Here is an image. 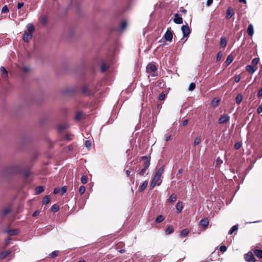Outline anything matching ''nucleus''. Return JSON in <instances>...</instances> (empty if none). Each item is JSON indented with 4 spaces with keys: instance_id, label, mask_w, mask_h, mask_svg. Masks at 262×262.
<instances>
[{
    "instance_id": "29",
    "label": "nucleus",
    "mask_w": 262,
    "mask_h": 262,
    "mask_svg": "<svg viewBox=\"0 0 262 262\" xmlns=\"http://www.w3.org/2000/svg\"><path fill=\"white\" fill-rule=\"evenodd\" d=\"M59 209V206L57 204H54L51 207V211L53 212H57Z\"/></svg>"
},
{
    "instance_id": "7",
    "label": "nucleus",
    "mask_w": 262,
    "mask_h": 262,
    "mask_svg": "<svg viewBox=\"0 0 262 262\" xmlns=\"http://www.w3.org/2000/svg\"><path fill=\"white\" fill-rule=\"evenodd\" d=\"M32 37V34L27 31H25L23 35V39L26 42H28Z\"/></svg>"
},
{
    "instance_id": "50",
    "label": "nucleus",
    "mask_w": 262,
    "mask_h": 262,
    "mask_svg": "<svg viewBox=\"0 0 262 262\" xmlns=\"http://www.w3.org/2000/svg\"><path fill=\"white\" fill-rule=\"evenodd\" d=\"M67 187L66 186H63L61 187V194H64L66 191H67Z\"/></svg>"
},
{
    "instance_id": "38",
    "label": "nucleus",
    "mask_w": 262,
    "mask_h": 262,
    "mask_svg": "<svg viewBox=\"0 0 262 262\" xmlns=\"http://www.w3.org/2000/svg\"><path fill=\"white\" fill-rule=\"evenodd\" d=\"M0 71L2 75H7V71L4 67H1L0 68Z\"/></svg>"
},
{
    "instance_id": "24",
    "label": "nucleus",
    "mask_w": 262,
    "mask_h": 262,
    "mask_svg": "<svg viewBox=\"0 0 262 262\" xmlns=\"http://www.w3.org/2000/svg\"><path fill=\"white\" fill-rule=\"evenodd\" d=\"M27 28L28 30L27 32L29 33H31V34H32V33L34 31V27L33 25L31 23L28 24L27 25Z\"/></svg>"
},
{
    "instance_id": "63",
    "label": "nucleus",
    "mask_w": 262,
    "mask_h": 262,
    "mask_svg": "<svg viewBox=\"0 0 262 262\" xmlns=\"http://www.w3.org/2000/svg\"><path fill=\"white\" fill-rule=\"evenodd\" d=\"M170 138H171V135H168V136H166V138L165 139L166 141H168V140H169Z\"/></svg>"
},
{
    "instance_id": "57",
    "label": "nucleus",
    "mask_w": 262,
    "mask_h": 262,
    "mask_svg": "<svg viewBox=\"0 0 262 262\" xmlns=\"http://www.w3.org/2000/svg\"><path fill=\"white\" fill-rule=\"evenodd\" d=\"M180 12L183 13H186L187 12V10L185 9H184L183 7H181L180 8Z\"/></svg>"
},
{
    "instance_id": "10",
    "label": "nucleus",
    "mask_w": 262,
    "mask_h": 262,
    "mask_svg": "<svg viewBox=\"0 0 262 262\" xmlns=\"http://www.w3.org/2000/svg\"><path fill=\"white\" fill-rule=\"evenodd\" d=\"M246 69L250 73L253 74L254 72L256 71L257 68H254V66L253 65H247L246 67Z\"/></svg>"
},
{
    "instance_id": "56",
    "label": "nucleus",
    "mask_w": 262,
    "mask_h": 262,
    "mask_svg": "<svg viewBox=\"0 0 262 262\" xmlns=\"http://www.w3.org/2000/svg\"><path fill=\"white\" fill-rule=\"evenodd\" d=\"M141 159L143 160H145V161L150 160V157L146 156L142 157Z\"/></svg>"
},
{
    "instance_id": "23",
    "label": "nucleus",
    "mask_w": 262,
    "mask_h": 262,
    "mask_svg": "<svg viewBox=\"0 0 262 262\" xmlns=\"http://www.w3.org/2000/svg\"><path fill=\"white\" fill-rule=\"evenodd\" d=\"M189 232L187 229H183L180 232V236L181 237H185L188 234Z\"/></svg>"
},
{
    "instance_id": "34",
    "label": "nucleus",
    "mask_w": 262,
    "mask_h": 262,
    "mask_svg": "<svg viewBox=\"0 0 262 262\" xmlns=\"http://www.w3.org/2000/svg\"><path fill=\"white\" fill-rule=\"evenodd\" d=\"M82 113L79 112L76 114V115L75 117V119L77 121H78L81 119V118H82Z\"/></svg>"
},
{
    "instance_id": "1",
    "label": "nucleus",
    "mask_w": 262,
    "mask_h": 262,
    "mask_svg": "<svg viewBox=\"0 0 262 262\" xmlns=\"http://www.w3.org/2000/svg\"><path fill=\"white\" fill-rule=\"evenodd\" d=\"M164 171V166L161 167V168L157 169L155 173H154L151 183H150V188L152 189L154 187L157 185L158 186L160 185L162 182V181L160 180V178L162 174Z\"/></svg>"
},
{
    "instance_id": "43",
    "label": "nucleus",
    "mask_w": 262,
    "mask_h": 262,
    "mask_svg": "<svg viewBox=\"0 0 262 262\" xmlns=\"http://www.w3.org/2000/svg\"><path fill=\"white\" fill-rule=\"evenodd\" d=\"M242 145V143L241 142H236L234 144V148L236 149H238L241 147Z\"/></svg>"
},
{
    "instance_id": "54",
    "label": "nucleus",
    "mask_w": 262,
    "mask_h": 262,
    "mask_svg": "<svg viewBox=\"0 0 262 262\" xmlns=\"http://www.w3.org/2000/svg\"><path fill=\"white\" fill-rule=\"evenodd\" d=\"M221 57H222V55L220 53V52H219L217 55H216V60L217 61H219L221 60Z\"/></svg>"
},
{
    "instance_id": "27",
    "label": "nucleus",
    "mask_w": 262,
    "mask_h": 262,
    "mask_svg": "<svg viewBox=\"0 0 262 262\" xmlns=\"http://www.w3.org/2000/svg\"><path fill=\"white\" fill-rule=\"evenodd\" d=\"M202 141L201 137L198 136L197 137L194 141V146H196L197 145L199 144Z\"/></svg>"
},
{
    "instance_id": "8",
    "label": "nucleus",
    "mask_w": 262,
    "mask_h": 262,
    "mask_svg": "<svg viewBox=\"0 0 262 262\" xmlns=\"http://www.w3.org/2000/svg\"><path fill=\"white\" fill-rule=\"evenodd\" d=\"M173 21L176 24H181L183 23V19L177 13L174 15Z\"/></svg>"
},
{
    "instance_id": "59",
    "label": "nucleus",
    "mask_w": 262,
    "mask_h": 262,
    "mask_svg": "<svg viewBox=\"0 0 262 262\" xmlns=\"http://www.w3.org/2000/svg\"><path fill=\"white\" fill-rule=\"evenodd\" d=\"M257 112L258 114L262 113V106H259L257 110Z\"/></svg>"
},
{
    "instance_id": "19",
    "label": "nucleus",
    "mask_w": 262,
    "mask_h": 262,
    "mask_svg": "<svg viewBox=\"0 0 262 262\" xmlns=\"http://www.w3.org/2000/svg\"><path fill=\"white\" fill-rule=\"evenodd\" d=\"M177 195L175 194H171L167 200L168 203H173L177 200Z\"/></svg>"
},
{
    "instance_id": "13",
    "label": "nucleus",
    "mask_w": 262,
    "mask_h": 262,
    "mask_svg": "<svg viewBox=\"0 0 262 262\" xmlns=\"http://www.w3.org/2000/svg\"><path fill=\"white\" fill-rule=\"evenodd\" d=\"M208 220L206 218L202 219L200 222V224L204 227H207L208 225Z\"/></svg>"
},
{
    "instance_id": "55",
    "label": "nucleus",
    "mask_w": 262,
    "mask_h": 262,
    "mask_svg": "<svg viewBox=\"0 0 262 262\" xmlns=\"http://www.w3.org/2000/svg\"><path fill=\"white\" fill-rule=\"evenodd\" d=\"M60 191V189L59 187H56L54 189L53 193L54 194H56L58 193Z\"/></svg>"
},
{
    "instance_id": "3",
    "label": "nucleus",
    "mask_w": 262,
    "mask_h": 262,
    "mask_svg": "<svg viewBox=\"0 0 262 262\" xmlns=\"http://www.w3.org/2000/svg\"><path fill=\"white\" fill-rule=\"evenodd\" d=\"M244 257L245 260L247 262H255L256 261V259L251 252L245 254Z\"/></svg>"
},
{
    "instance_id": "28",
    "label": "nucleus",
    "mask_w": 262,
    "mask_h": 262,
    "mask_svg": "<svg viewBox=\"0 0 262 262\" xmlns=\"http://www.w3.org/2000/svg\"><path fill=\"white\" fill-rule=\"evenodd\" d=\"M164 220V217L163 215H159L156 219L155 222L156 223H160Z\"/></svg>"
},
{
    "instance_id": "2",
    "label": "nucleus",
    "mask_w": 262,
    "mask_h": 262,
    "mask_svg": "<svg viewBox=\"0 0 262 262\" xmlns=\"http://www.w3.org/2000/svg\"><path fill=\"white\" fill-rule=\"evenodd\" d=\"M157 70V66L152 63H149L146 67V71L148 73L154 72L153 74H151V76H156L157 74L155 72Z\"/></svg>"
},
{
    "instance_id": "60",
    "label": "nucleus",
    "mask_w": 262,
    "mask_h": 262,
    "mask_svg": "<svg viewBox=\"0 0 262 262\" xmlns=\"http://www.w3.org/2000/svg\"><path fill=\"white\" fill-rule=\"evenodd\" d=\"M262 95V89H260L258 93H257V96L258 97H259L260 96H261Z\"/></svg>"
},
{
    "instance_id": "32",
    "label": "nucleus",
    "mask_w": 262,
    "mask_h": 262,
    "mask_svg": "<svg viewBox=\"0 0 262 262\" xmlns=\"http://www.w3.org/2000/svg\"><path fill=\"white\" fill-rule=\"evenodd\" d=\"M89 88L88 86H84L82 88V92L85 95H89L90 93L89 92Z\"/></svg>"
},
{
    "instance_id": "52",
    "label": "nucleus",
    "mask_w": 262,
    "mask_h": 262,
    "mask_svg": "<svg viewBox=\"0 0 262 262\" xmlns=\"http://www.w3.org/2000/svg\"><path fill=\"white\" fill-rule=\"evenodd\" d=\"M24 5V3L23 2H19L18 3L17 5V9H20Z\"/></svg>"
},
{
    "instance_id": "49",
    "label": "nucleus",
    "mask_w": 262,
    "mask_h": 262,
    "mask_svg": "<svg viewBox=\"0 0 262 262\" xmlns=\"http://www.w3.org/2000/svg\"><path fill=\"white\" fill-rule=\"evenodd\" d=\"M147 169V168H145L144 167H143L141 170V171L139 172V174L140 175V176H144L145 173V171Z\"/></svg>"
},
{
    "instance_id": "41",
    "label": "nucleus",
    "mask_w": 262,
    "mask_h": 262,
    "mask_svg": "<svg viewBox=\"0 0 262 262\" xmlns=\"http://www.w3.org/2000/svg\"><path fill=\"white\" fill-rule=\"evenodd\" d=\"M259 60V59L258 58H254V59H253L252 60V63L253 66H256L258 63Z\"/></svg>"
},
{
    "instance_id": "20",
    "label": "nucleus",
    "mask_w": 262,
    "mask_h": 262,
    "mask_svg": "<svg viewBox=\"0 0 262 262\" xmlns=\"http://www.w3.org/2000/svg\"><path fill=\"white\" fill-rule=\"evenodd\" d=\"M10 253V252L9 251H5L3 252H2L0 253V257L2 259H4L6 258L7 256H8Z\"/></svg>"
},
{
    "instance_id": "45",
    "label": "nucleus",
    "mask_w": 262,
    "mask_h": 262,
    "mask_svg": "<svg viewBox=\"0 0 262 262\" xmlns=\"http://www.w3.org/2000/svg\"><path fill=\"white\" fill-rule=\"evenodd\" d=\"M150 160L145 161L144 163V167L148 169L150 165Z\"/></svg>"
},
{
    "instance_id": "25",
    "label": "nucleus",
    "mask_w": 262,
    "mask_h": 262,
    "mask_svg": "<svg viewBox=\"0 0 262 262\" xmlns=\"http://www.w3.org/2000/svg\"><path fill=\"white\" fill-rule=\"evenodd\" d=\"M238 225L237 224L234 225L233 226H232L231 227V228L229 231L228 234H230V235L232 234L234 232L237 231L238 230Z\"/></svg>"
},
{
    "instance_id": "16",
    "label": "nucleus",
    "mask_w": 262,
    "mask_h": 262,
    "mask_svg": "<svg viewBox=\"0 0 262 262\" xmlns=\"http://www.w3.org/2000/svg\"><path fill=\"white\" fill-rule=\"evenodd\" d=\"M254 254L259 258H262V250L255 249L253 251Z\"/></svg>"
},
{
    "instance_id": "39",
    "label": "nucleus",
    "mask_w": 262,
    "mask_h": 262,
    "mask_svg": "<svg viewBox=\"0 0 262 262\" xmlns=\"http://www.w3.org/2000/svg\"><path fill=\"white\" fill-rule=\"evenodd\" d=\"M195 88V84L194 83L192 82L189 84L188 89L190 91H192L194 90Z\"/></svg>"
},
{
    "instance_id": "33",
    "label": "nucleus",
    "mask_w": 262,
    "mask_h": 262,
    "mask_svg": "<svg viewBox=\"0 0 262 262\" xmlns=\"http://www.w3.org/2000/svg\"><path fill=\"white\" fill-rule=\"evenodd\" d=\"M50 200V196L49 195H46L43 200V204H47L49 203Z\"/></svg>"
},
{
    "instance_id": "26",
    "label": "nucleus",
    "mask_w": 262,
    "mask_h": 262,
    "mask_svg": "<svg viewBox=\"0 0 262 262\" xmlns=\"http://www.w3.org/2000/svg\"><path fill=\"white\" fill-rule=\"evenodd\" d=\"M227 45V41L225 37H221L220 39V46L221 47L225 48Z\"/></svg>"
},
{
    "instance_id": "47",
    "label": "nucleus",
    "mask_w": 262,
    "mask_h": 262,
    "mask_svg": "<svg viewBox=\"0 0 262 262\" xmlns=\"http://www.w3.org/2000/svg\"><path fill=\"white\" fill-rule=\"evenodd\" d=\"M107 68L108 67L107 66L105 65L104 64H103L101 66V70L102 72H104L107 70Z\"/></svg>"
},
{
    "instance_id": "31",
    "label": "nucleus",
    "mask_w": 262,
    "mask_h": 262,
    "mask_svg": "<svg viewBox=\"0 0 262 262\" xmlns=\"http://www.w3.org/2000/svg\"><path fill=\"white\" fill-rule=\"evenodd\" d=\"M59 254V251L58 250H55L54 251H53L50 254V257L51 258H54L56 256H58Z\"/></svg>"
},
{
    "instance_id": "40",
    "label": "nucleus",
    "mask_w": 262,
    "mask_h": 262,
    "mask_svg": "<svg viewBox=\"0 0 262 262\" xmlns=\"http://www.w3.org/2000/svg\"><path fill=\"white\" fill-rule=\"evenodd\" d=\"M9 11V10L7 5L4 6L2 9V12L3 13H8Z\"/></svg>"
},
{
    "instance_id": "5",
    "label": "nucleus",
    "mask_w": 262,
    "mask_h": 262,
    "mask_svg": "<svg viewBox=\"0 0 262 262\" xmlns=\"http://www.w3.org/2000/svg\"><path fill=\"white\" fill-rule=\"evenodd\" d=\"M230 116L228 115L224 114L220 117L218 122L219 124H224L228 122Z\"/></svg>"
},
{
    "instance_id": "51",
    "label": "nucleus",
    "mask_w": 262,
    "mask_h": 262,
    "mask_svg": "<svg viewBox=\"0 0 262 262\" xmlns=\"http://www.w3.org/2000/svg\"><path fill=\"white\" fill-rule=\"evenodd\" d=\"M241 80V76L239 75H235L234 77V81L235 82H238Z\"/></svg>"
},
{
    "instance_id": "53",
    "label": "nucleus",
    "mask_w": 262,
    "mask_h": 262,
    "mask_svg": "<svg viewBox=\"0 0 262 262\" xmlns=\"http://www.w3.org/2000/svg\"><path fill=\"white\" fill-rule=\"evenodd\" d=\"M219 101V100L215 101V99H213L211 102V104L213 106H216L217 105Z\"/></svg>"
},
{
    "instance_id": "64",
    "label": "nucleus",
    "mask_w": 262,
    "mask_h": 262,
    "mask_svg": "<svg viewBox=\"0 0 262 262\" xmlns=\"http://www.w3.org/2000/svg\"><path fill=\"white\" fill-rule=\"evenodd\" d=\"M240 3H243L244 4H246V0H238Z\"/></svg>"
},
{
    "instance_id": "18",
    "label": "nucleus",
    "mask_w": 262,
    "mask_h": 262,
    "mask_svg": "<svg viewBox=\"0 0 262 262\" xmlns=\"http://www.w3.org/2000/svg\"><path fill=\"white\" fill-rule=\"evenodd\" d=\"M243 95L241 94H238L236 98H235V101H236V103L237 104H239L242 100H243Z\"/></svg>"
},
{
    "instance_id": "62",
    "label": "nucleus",
    "mask_w": 262,
    "mask_h": 262,
    "mask_svg": "<svg viewBox=\"0 0 262 262\" xmlns=\"http://www.w3.org/2000/svg\"><path fill=\"white\" fill-rule=\"evenodd\" d=\"M188 120L187 119H186L185 120L183 121V123H182V124L183 126H185L188 123Z\"/></svg>"
},
{
    "instance_id": "14",
    "label": "nucleus",
    "mask_w": 262,
    "mask_h": 262,
    "mask_svg": "<svg viewBox=\"0 0 262 262\" xmlns=\"http://www.w3.org/2000/svg\"><path fill=\"white\" fill-rule=\"evenodd\" d=\"M148 185V181H144L142 184L139 186V190L140 192L143 191L146 188Z\"/></svg>"
},
{
    "instance_id": "22",
    "label": "nucleus",
    "mask_w": 262,
    "mask_h": 262,
    "mask_svg": "<svg viewBox=\"0 0 262 262\" xmlns=\"http://www.w3.org/2000/svg\"><path fill=\"white\" fill-rule=\"evenodd\" d=\"M233 60V57L232 55L230 54L227 56V58L226 60V64L227 66L229 65Z\"/></svg>"
},
{
    "instance_id": "48",
    "label": "nucleus",
    "mask_w": 262,
    "mask_h": 262,
    "mask_svg": "<svg viewBox=\"0 0 262 262\" xmlns=\"http://www.w3.org/2000/svg\"><path fill=\"white\" fill-rule=\"evenodd\" d=\"M226 250H227V247L224 245L221 246L220 247V251L221 252H225V251H226Z\"/></svg>"
},
{
    "instance_id": "15",
    "label": "nucleus",
    "mask_w": 262,
    "mask_h": 262,
    "mask_svg": "<svg viewBox=\"0 0 262 262\" xmlns=\"http://www.w3.org/2000/svg\"><path fill=\"white\" fill-rule=\"evenodd\" d=\"M247 33L250 36H252L254 34L253 26L252 24L249 25L247 29Z\"/></svg>"
},
{
    "instance_id": "4",
    "label": "nucleus",
    "mask_w": 262,
    "mask_h": 262,
    "mask_svg": "<svg viewBox=\"0 0 262 262\" xmlns=\"http://www.w3.org/2000/svg\"><path fill=\"white\" fill-rule=\"evenodd\" d=\"M181 30L183 32V37H188L190 33V30L187 24L182 26Z\"/></svg>"
},
{
    "instance_id": "30",
    "label": "nucleus",
    "mask_w": 262,
    "mask_h": 262,
    "mask_svg": "<svg viewBox=\"0 0 262 262\" xmlns=\"http://www.w3.org/2000/svg\"><path fill=\"white\" fill-rule=\"evenodd\" d=\"M173 228L172 226L168 227L166 229V233L167 234H170L173 232Z\"/></svg>"
},
{
    "instance_id": "21",
    "label": "nucleus",
    "mask_w": 262,
    "mask_h": 262,
    "mask_svg": "<svg viewBox=\"0 0 262 262\" xmlns=\"http://www.w3.org/2000/svg\"><path fill=\"white\" fill-rule=\"evenodd\" d=\"M44 191V188L43 186H39L36 187L35 189V193L36 194H39L42 192Z\"/></svg>"
},
{
    "instance_id": "36",
    "label": "nucleus",
    "mask_w": 262,
    "mask_h": 262,
    "mask_svg": "<svg viewBox=\"0 0 262 262\" xmlns=\"http://www.w3.org/2000/svg\"><path fill=\"white\" fill-rule=\"evenodd\" d=\"M67 125L66 124H61L58 126V130L59 131L61 132L66 128H67Z\"/></svg>"
},
{
    "instance_id": "37",
    "label": "nucleus",
    "mask_w": 262,
    "mask_h": 262,
    "mask_svg": "<svg viewBox=\"0 0 262 262\" xmlns=\"http://www.w3.org/2000/svg\"><path fill=\"white\" fill-rule=\"evenodd\" d=\"M81 182L83 184H86L87 183V177L86 176L83 175L81 177Z\"/></svg>"
},
{
    "instance_id": "11",
    "label": "nucleus",
    "mask_w": 262,
    "mask_h": 262,
    "mask_svg": "<svg viewBox=\"0 0 262 262\" xmlns=\"http://www.w3.org/2000/svg\"><path fill=\"white\" fill-rule=\"evenodd\" d=\"M127 27V22L126 20H123L120 24L119 28L117 29L119 32L123 31Z\"/></svg>"
},
{
    "instance_id": "17",
    "label": "nucleus",
    "mask_w": 262,
    "mask_h": 262,
    "mask_svg": "<svg viewBox=\"0 0 262 262\" xmlns=\"http://www.w3.org/2000/svg\"><path fill=\"white\" fill-rule=\"evenodd\" d=\"M6 232L10 235H14L18 233V229H12L6 231Z\"/></svg>"
},
{
    "instance_id": "44",
    "label": "nucleus",
    "mask_w": 262,
    "mask_h": 262,
    "mask_svg": "<svg viewBox=\"0 0 262 262\" xmlns=\"http://www.w3.org/2000/svg\"><path fill=\"white\" fill-rule=\"evenodd\" d=\"M85 191V188L84 186H81L79 187V191L81 194H83Z\"/></svg>"
},
{
    "instance_id": "46",
    "label": "nucleus",
    "mask_w": 262,
    "mask_h": 262,
    "mask_svg": "<svg viewBox=\"0 0 262 262\" xmlns=\"http://www.w3.org/2000/svg\"><path fill=\"white\" fill-rule=\"evenodd\" d=\"M85 146L87 148H90L92 146L91 142L90 140H86L85 143Z\"/></svg>"
},
{
    "instance_id": "58",
    "label": "nucleus",
    "mask_w": 262,
    "mask_h": 262,
    "mask_svg": "<svg viewBox=\"0 0 262 262\" xmlns=\"http://www.w3.org/2000/svg\"><path fill=\"white\" fill-rule=\"evenodd\" d=\"M213 3V0H207L206 3L207 6H210Z\"/></svg>"
},
{
    "instance_id": "9",
    "label": "nucleus",
    "mask_w": 262,
    "mask_h": 262,
    "mask_svg": "<svg viewBox=\"0 0 262 262\" xmlns=\"http://www.w3.org/2000/svg\"><path fill=\"white\" fill-rule=\"evenodd\" d=\"M234 15V12L232 8H229L226 13V18H230Z\"/></svg>"
},
{
    "instance_id": "6",
    "label": "nucleus",
    "mask_w": 262,
    "mask_h": 262,
    "mask_svg": "<svg viewBox=\"0 0 262 262\" xmlns=\"http://www.w3.org/2000/svg\"><path fill=\"white\" fill-rule=\"evenodd\" d=\"M173 35L172 32L168 29L164 35V39L167 41H171L172 39Z\"/></svg>"
},
{
    "instance_id": "35",
    "label": "nucleus",
    "mask_w": 262,
    "mask_h": 262,
    "mask_svg": "<svg viewBox=\"0 0 262 262\" xmlns=\"http://www.w3.org/2000/svg\"><path fill=\"white\" fill-rule=\"evenodd\" d=\"M10 212H11L10 208H5V209H4L3 210L2 213H3V215H7L8 213H9Z\"/></svg>"
},
{
    "instance_id": "61",
    "label": "nucleus",
    "mask_w": 262,
    "mask_h": 262,
    "mask_svg": "<svg viewBox=\"0 0 262 262\" xmlns=\"http://www.w3.org/2000/svg\"><path fill=\"white\" fill-rule=\"evenodd\" d=\"M39 214V211L38 210L35 211L32 214L33 216H36Z\"/></svg>"
},
{
    "instance_id": "42",
    "label": "nucleus",
    "mask_w": 262,
    "mask_h": 262,
    "mask_svg": "<svg viewBox=\"0 0 262 262\" xmlns=\"http://www.w3.org/2000/svg\"><path fill=\"white\" fill-rule=\"evenodd\" d=\"M166 95L164 93H161L160 94L158 99L160 100H164L165 98Z\"/></svg>"
},
{
    "instance_id": "12",
    "label": "nucleus",
    "mask_w": 262,
    "mask_h": 262,
    "mask_svg": "<svg viewBox=\"0 0 262 262\" xmlns=\"http://www.w3.org/2000/svg\"><path fill=\"white\" fill-rule=\"evenodd\" d=\"M183 208V203L182 202H178L176 204V209L178 213L181 212Z\"/></svg>"
}]
</instances>
